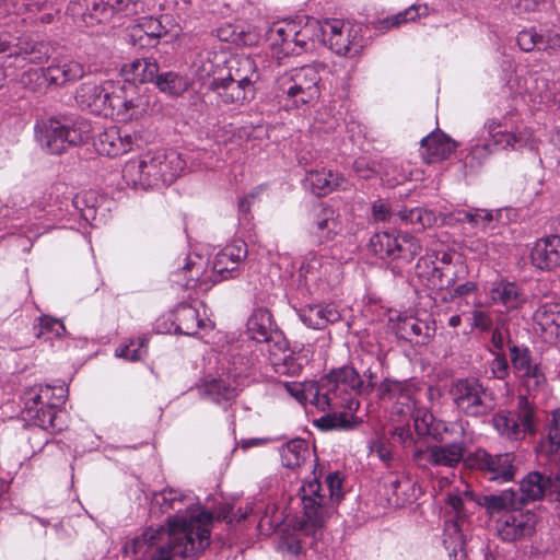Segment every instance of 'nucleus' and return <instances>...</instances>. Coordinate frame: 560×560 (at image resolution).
Masks as SVG:
<instances>
[{"instance_id": "nucleus-61", "label": "nucleus", "mask_w": 560, "mask_h": 560, "mask_svg": "<svg viewBox=\"0 0 560 560\" xmlns=\"http://www.w3.org/2000/svg\"><path fill=\"white\" fill-rule=\"evenodd\" d=\"M137 27L152 39H158L167 33L161 21L153 16L142 18Z\"/></svg>"}, {"instance_id": "nucleus-47", "label": "nucleus", "mask_w": 560, "mask_h": 560, "mask_svg": "<svg viewBox=\"0 0 560 560\" xmlns=\"http://www.w3.org/2000/svg\"><path fill=\"white\" fill-rule=\"evenodd\" d=\"M322 25L319 21L315 19L308 20L304 26L299 27L294 23V34L292 36V47H295V55L308 49L310 43L315 40H322Z\"/></svg>"}, {"instance_id": "nucleus-46", "label": "nucleus", "mask_w": 560, "mask_h": 560, "mask_svg": "<svg viewBox=\"0 0 560 560\" xmlns=\"http://www.w3.org/2000/svg\"><path fill=\"white\" fill-rule=\"evenodd\" d=\"M388 501L396 508L405 506L416 500L415 482L406 476L393 475L388 480Z\"/></svg>"}, {"instance_id": "nucleus-13", "label": "nucleus", "mask_w": 560, "mask_h": 560, "mask_svg": "<svg viewBox=\"0 0 560 560\" xmlns=\"http://www.w3.org/2000/svg\"><path fill=\"white\" fill-rule=\"evenodd\" d=\"M112 94L110 116L119 121L138 119L150 107V97L132 82L117 81Z\"/></svg>"}, {"instance_id": "nucleus-1", "label": "nucleus", "mask_w": 560, "mask_h": 560, "mask_svg": "<svg viewBox=\"0 0 560 560\" xmlns=\"http://www.w3.org/2000/svg\"><path fill=\"white\" fill-rule=\"evenodd\" d=\"M155 508L161 513L175 512L167 516V527L145 528L141 535L125 545V553L145 555L154 549L151 560H173L176 556H196L210 546L213 516L199 505L191 491L165 488L154 494L152 510Z\"/></svg>"}, {"instance_id": "nucleus-9", "label": "nucleus", "mask_w": 560, "mask_h": 560, "mask_svg": "<svg viewBox=\"0 0 560 560\" xmlns=\"http://www.w3.org/2000/svg\"><path fill=\"white\" fill-rule=\"evenodd\" d=\"M497 433L510 442H521L537 432V409L526 396H520L514 409L500 410L492 416Z\"/></svg>"}, {"instance_id": "nucleus-11", "label": "nucleus", "mask_w": 560, "mask_h": 560, "mask_svg": "<svg viewBox=\"0 0 560 560\" xmlns=\"http://www.w3.org/2000/svg\"><path fill=\"white\" fill-rule=\"evenodd\" d=\"M51 55L45 42H35L30 36H18L9 31L0 32V58L11 60L10 67L24 68L27 63L42 65Z\"/></svg>"}, {"instance_id": "nucleus-36", "label": "nucleus", "mask_w": 560, "mask_h": 560, "mask_svg": "<svg viewBox=\"0 0 560 560\" xmlns=\"http://www.w3.org/2000/svg\"><path fill=\"white\" fill-rule=\"evenodd\" d=\"M226 75L247 88H256L260 78L255 60L246 55L235 56L229 61Z\"/></svg>"}, {"instance_id": "nucleus-23", "label": "nucleus", "mask_w": 560, "mask_h": 560, "mask_svg": "<svg viewBox=\"0 0 560 560\" xmlns=\"http://www.w3.org/2000/svg\"><path fill=\"white\" fill-rule=\"evenodd\" d=\"M273 371L279 375H299L308 362L307 352L294 351L288 348V342L282 336H278L272 346L267 350Z\"/></svg>"}, {"instance_id": "nucleus-35", "label": "nucleus", "mask_w": 560, "mask_h": 560, "mask_svg": "<svg viewBox=\"0 0 560 560\" xmlns=\"http://www.w3.org/2000/svg\"><path fill=\"white\" fill-rule=\"evenodd\" d=\"M173 325L176 334L194 336L207 322L200 318L198 310L190 304H179L173 313Z\"/></svg>"}, {"instance_id": "nucleus-50", "label": "nucleus", "mask_w": 560, "mask_h": 560, "mask_svg": "<svg viewBox=\"0 0 560 560\" xmlns=\"http://www.w3.org/2000/svg\"><path fill=\"white\" fill-rule=\"evenodd\" d=\"M294 34V22L276 24L269 31V39L272 43V46H278L280 50L289 55L291 52H296L298 49L292 47V36Z\"/></svg>"}, {"instance_id": "nucleus-16", "label": "nucleus", "mask_w": 560, "mask_h": 560, "mask_svg": "<svg viewBox=\"0 0 560 560\" xmlns=\"http://www.w3.org/2000/svg\"><path fill=\"white\" fill-rule=\"evenodd\" d=\"M514 460L515 455L513 453L492 455L485 448L479 447L467 454L465 465L468 468L482 471L489 480L508 482L513 480L515 476Z\"/></svg>"}, {"instance_id": "nucleus-48", "label": "nucleus", "mask_w": 560, "mask_h": 560, "mask_svg": "<svg viewBox=\"0 0 560 560\" xmlns=\"http://www.w3.org/2000/svg\"><path fill=\"white\" fill-rule=\"evenodd\" d=\"M217 36L222 42H231L237 45H253L258 40L256 32L244 31L242 26L230 23L218 27Z\"/></svg>"}, {"instance_id": "nucleus-3", "label": "nucleus", "mask_w": 560, "mask_h": 560, "mask_svg": "<svg viewBox=\"0 0 560 560\" xmlns=\"http://www.w3.org/2000/svg\"><path fill=\"white\" fill-rule=\"evenodd\" d=\"M247 255L246 243L242 240L233 241L215 254L211 273L206 271L207 264L202 257L187 256L172 273V282L183 289H192L235 278Z\"/></svg>"}, {"instance_id": "nucleus-60", "label": "nucleus", "mask_w": 560, "mask_h": 560, "mask_svg": "<svg viewBox=\"0 0 560 560\" xmlns=\"http://www.w3.org/2000/svg\"><path fill=\"white\" fill-rule=\"evenodd\" d=\"M61 69V74L66 83L77 81L85 74V67L83 63L72 59L58 60Z\"/></svg>"}, {"instance_id": "nucleus-18", "label": "nucleus", "mask_w": 560, "mask_h": 560, "mask_svg": "<svg viewBox=\"0 0 560 560\" xmlns=\"http://www.w3.org/2000/svg\"><path fill=\"white\" fill-rule=\"evenodd\" d=\"M537 521L535 512L516 506L495 520V530L502 541L524 540L534 535Z\"/></svg>"}, {"instance_id": "nucleus-28", "label": "nucleus", "mask_w": 560, "mask_h": 560, "mask_svg": "<svg viewBox=\"0 0 560 560\" xmlns=\"http://www.w3.org/2000/svg\"><path fill=\"white\" fill-rule=\"evenodd\" d=\"M381 393L394 401L393 411L396 413L410 416L417 409L413 389L406 383L386 380L381 384Z\"/></svg>"}, {"instance_id": "nucleus-43", "label": "nucleus", "mask_w": 560, "mask_h": 560, "mask_svg": "<svg viewBox=\"0 0 560 560\" xmlns=\"http://www.w3.org/2000/svg\"><path fill=\"white\" fill-rule=\"evenodd\" d=\"M560 450V412L552 411L546 420L538 443V451L546 455H555Z\"/></svg>"}, {"instance_id": "nucleus-44", "label": "nucleus", "mask_w": 560, "mask_h": 560, "mask_svg": "<svg viewBox=\"0 0 560 560\" xmlns=\"http://www.w3.org/2000/svg\"><path fill=\"white\" fill-rule=\"evenodd\" d=\"M477 503L482 506L487 514L493 517L501 516L517 506L516 493L513 490H503L499 494H487L477 499Z\"/></svg>"}, {"instance_id": "nucleus-55", "label": "nucleus", "mask_w": 560, "mask_h": 560, "mask_svg": "<svg viewBox=\"0 0 560 560\" xmlns=\"http://www.w3.org/2000/svg\"><path fill=\"white\" fill-rule=\"evenodd\" d=\"M397 215L401 221L411 224L416 230H422L430 225L433 218L431 212L420 207L399 210Z\"/></svg>"}, {"instance_id": "nucleus-54", "label": "nucleus", "mask_w": 560, "mask_h": 560, "mask_svg": "<svg viewBox=\"0 0 560 560\" xmlns=\"http://www.w3.org/2000/svg\"><path fill=\"white\" fill-rule=\"evenodd\" d=\"M33 330L38 338L51 339L61 336L65 332V326L59 319L44 315L38 318Z\"/></svg>"}, {"instance_id": "nucleus-56", "label": "nucleus", "mask_w": 560, "mask_h": 560, "mask_svg": "<svg viewBox=\"0 0 560 560\" xmlns=\"http://www.w3.org/2000/svg\"><path fill=\"white\" fill-rule=\"evenodd\" d=\"M110 13L121 12L126 16H133L143 13L145 8L141 0H102Z\"/></svg>"}, {"instance_id": "nucleus-25", "label": "nucleus", "mask_w": 560, "mask_h": 560, "mask_svg": "<svg viewBox=\"0 0 560 560\" xmlns=\"http://www.w3.org/2000/svg\"><path fill=\"white\" fill-rule=\"evenodd\" d=\"M138 131L130 132L118 127H110L98 135L97 151L107 156H119L140 147Z\"/></svg>"}, {"instance_id": "nucleus-12", "label": "nucleus", "mask_w": 560, "mask_h": 560, "mask_svg": "<svg viewBox=\"0 0 560 560\" xmlns=\"http://www.w3.org/2000/svg\"><path fill=\"white\" fill-rule=\"evenodd\" d=\"M371 250L384 260H397L402 264L411 262L422 252L420 241L409 234H393L380 232L370 241Z\"/></svg>"}, {"instance_id": "nucleus-30", "label": "nucleus", "mask_w": 560, "mask_h": 560, "mask_svg": "<svg viewBox=\"0 0 560 560\" xmlns=\"http://www.w3.org/2000/svg\"><path fill=\"white\" fill-rule=\"evenodd\" d=\"M67 388L63 385L50 386L36 384L24 393V404L59 408L67 398Z\"/></svg>"}, {"instance_id": "nucleus-19", "label": "nucleus", "mask_w": 560, "mask_h": 560, "mask_svg": "<svg viewBox=\"0 0 560 560\" xmlns=\"http://www.w3.org/2000/svg\"><path fill=\"white\" fill-rule=\"evenodd\" d=\"M246 334L252 342L246 346L243 352H240L246 357H249L252 352H255L257 355L258 352L262 353L269 349V346L273 345L278 336H281L273 330L271 314L265 307H258L253 311L247 320ZM256 361H258V358Z\"/></svg>"}, {"instance_id": "nucleus-53", "label": "nucleus", "mask_w": 560, "mask_h": 560, "mask_svg": "<svg viewBox=\"0 0 560 560\" xmlns=\"http://www.w3.org/2000/svg\"><path fill=\"white\" fill-rule=\"evenodd\" d=\"M155 84L161 92L168 95H179L188 88L187 79L173 71L158 74Z\"/></svg>"}, {"instance_id": "nucleus-41", "label": "nucleus", "mask_w": 560, "mask_h": 560, "mask_svg": "<svg viewBox=\"0 0 560 560\" xmlns=\"http://www.w3.org/2000/svg\"><path fill=\"white\" fill-rule=\"evenodd\" d=\"M410 416L418 435H430L439 442L443 441V433L448 429L447 424L436 420L431 411L425 408H417Z\"/></svg>"}, {"instance_id": "nucleus-17", "label": "nucleus", "mask_w": 560, "mask_h": 560, "mask_svg": "<svg viewBox=\"0 0 560 560\" xmlns=\"http://www.w3.org/2000/svg\"><path fill=\"white\" fill-rule=\"evenodd\" d=\"M162 155L155 150H149L137 159L126 162L122 168V179L132 188L148 189L160 186L159 166Z\"/></svg>"}, {"instance_id": "nucleus-59", "label": "nucleus", "mask_w": 560, "mask_h": 560, "mask_svg": "<svg viewBox=\"0 0 560 560\" xmlns=\"http://www.w3.org/2000/svg\"><path fill=\"white\" fill-rule=\"evenodd\" d=\"M421 7L411 5L408 9L393 15L388 16L380 22V28L381 30H388L390 27L400 26L404 23H407L409 21H415L418 16H420L422 13H420Z\"/></svg>"}, {"instance_id": "nucleus-22", "label": "nucleus", "mask_w": 560, "mask_h": 560, "mask_svg": "<svg viewBox=\"0 0 560 560\" xmlns=\"http://www.w3.org/2000/svg\"><path fill=\"white\" fill-rule=\"evenodd\" d=\"M115 86V81H105L100 84L84 82L75 91V102L82 109H88L95 115H110L112 92Z\"/></svg>"}, {"instance_id": "nucleus-51", "label": "nucleus", "mask_w": 560, "mask_h": 560, "mask_svg": "<svg viewBox=\"0 0 560 560\" xmlns=\"http://www.w3.org/2000/svg\"><path fill=\"white\" fill-rule=\"evenodd\" d=\"M127 70L131 74L133 82H150L156 79L159 74V66L154 59L144 58L132 61Z\"/></svg>"}, {"instance_id": "nucleus-57", "label": "nucleus", "mask_w": 560, "mask_h": 560, "mask_svg": "<svg viewBox=\"0 0 560 560\" xmlns=\"http://www.w3.org/2000/svg\"><path fill=\"white\" fill-rule=\"evenodd\" d=\"M80 5L85 7V11L81 15L86 24L98 23L106 19L109 13L108 8L102 3V0H80Z\"/></svg>"}, {"instance_id": "nucleus-63", "label": "nucleus", "mask_w": 560, "mask_h": 560, "mask_svg": "<svg viewBox=\"0 0 560 560\" xmlns=\"http://www.w3.org/2000/svg\"><path fill=\"white\" fill-rule=\"evenodd\" d=\"M493 360L490 363V370L494 378L503 381L510 374L509 361L503 352H492Z\"/></svg>"}, {"instance_id": "nucleus-26", "label": "nucleus", "mask_w": 560, "mask_h": 560, "mask_svg": "<svg viewBox=\"0 0 560 560\" xmlns=\"http://www.w3.org/2000/svg\"><path fill=\"white\" fill-rule=\"evenodd\" d=\"M520 490L521 503L539 500L547 493L555 494V500L560 501V477H546L538 471H533L521 481Z\"/></svg>"}, {"instance_id": "nucleus-40", "label": "nucleus", "mask_w": 560, "mask_h": 560, "mask_svg": "<svg viewBox=\"0 0 560 560\" xmlns=\"http://www.w3.org/2000/svg\"><path fill=\"white\" fill-rule=\"evenodd\" d=\"M342 231L339 212L332 207H323L316 215L313 233L323 241H330Z\"/></svg>"}, {"instance_id": "nucleus-21", "label": "nucleus", "mask_w": 560, "mask_h": 560, "mask_svg": "<svg viewBox=\"0 0 560 560\" xmlns=\"http://www.w3.org/2000/svg\"><path fill=\"white\" fill-rule=\"evenodd\" d=\"M466 446L463 441L446 444L429 445L424 450H418L413 459L419 466L455 468L466 458Z\"/></svg>"}, {"instance_id": "nucleus-20", "label": "nucleus", "mask_w": 560, "mask_h": 560, "mask_svg": "<svg viewBox=\"0 0 560 560\" xmlns=\"http://www.w3.org/2000/svg\"><path fill=\"white\" fill-rule=\"evenodd\" d=\"M231 79L229 75L213 77L208 83L206 95L211 101L215 100L217 105L240 107L252 102L256 94V88H247Z\"/></svg>"}, {"instance_id": "nucleus-5", "label": "nucleus", "mask_w": 560, "mask_h": 560, "mask_svg": "<svg viewBox=\"0 0 560 560\" xmlns=\"http://www.w3.org/2000/svg\"><path fill=\"white\" fill-rule=\"evenodd\" d=\"M487 136L478 139L471 148L474 159H483L497 150H530L537 149V139L530 128L525 125L511 126L506 119H488L483 125Z\"/></svg>"}, {"instance_id": "nucleus-32", "label": "nucleus", "mask_w": 560, "mask_h": 560, "mask_svg": "<svg viewBox=\"0 0 560 560\" xmlns=\"http://www.w3.org/2000/svg\"><path fill=\"white\" fill-rule=\"evenodd\" d=\"M301 322L313 329H323L329 324L337 323L341 315L332 304L306 305L298 312Z\"/></svg>"}, {"instance_id": "nucleus-14", "label": "nucleus", "mask_w": 560, "mask_h": 560, "mask_svg": "<svg viewBox=\"0 0 560 560\" xmlns=\"http://www.w3.org/2000/svg\"><path fill=\"white\" fill-rule=\"evenodd\" d=\"M322 42L340 56H355L363 48L361 28L341 20H325L322 25Z\"/></svg>"}, {"instance_id": "nucleus-38", "label": "nucleus", "mask_w": 560, "mask_h": 560, "mask_svg": "<svg viewBox=\"0 0 560 560\" xmlns=\"http://www.w3.org/2000/svg\"><path fill=\"white\" fill-rule=\"evenodd\" d=\"M156 154L162 155L159 163L160 185H171L184 172L186 161L173 149H156Z\"/></svg>"}, {"instance_id": "nucleus-2", "label": "nucleus", "mask_w": 560, "mask_h": 560, "mask_svg": "<svg viewBox=\"0 0 560 560\" xmlns=\"http://www.w3.org/2000/svg\"><path fill=\"white\" fill-rule=\"evenodd\" d=\"M375 385L372 373L365 384L352 366L331 371L317 382L306 384L288 383V392L299 401H307L318 410L327 412L315 421L323 430L351 429L358 421L354 412L360 402L357 396Z\"/></svg>"}, {"instance_id": "nucleus-58", "label": "nucleus", "mask_w": 560, "mask_h": 560, "mask_svg": "<svg viewBox=\"0 0 560 560\" xmlns=\"http://www.w3.org/2000/svg\"><path fill=\"white\" fill-rule=\"evenodd\" d=\"M148 339L139 337L131 340L128 345L116 350V355L129 361H139L147 354Z\"/></svg>"}, {"instance_id": "nucleus-4", "label": "nucleus", "mask_w": 560, "mask_h": 560, "mask_svg": "<svg viewBox=\"0 0 560 560\" xmlns=\"http://www.w3.org/2000/svg\"><path fill=\"white\" fill-rule=\"evenodd\" d=\"M329 498L323 493V487L316 479L304 483L300 489L303 515L295 523L294 528L303 535H315L325 524L328 502L338 503L342 497V478L339 472H330L326 477Z\"/></svg>"}, {"instance_id": "nucleus-49", "label": "nucleus", "mask_w": 560, "mask_h": 560, "mask_svg": "<svg viewBox=\"0 0 560 560\" xmlns=\"http://www.w3.org/2000/svg\"><path fill=\"white\" fill-rule=\"evenodd\" d=\"M69 200V198H67ZM71 207L86 222L96 219V194L93 190L74 195L71 199Z\"/></svg>"}, {"instance_id": "nucleus-64", "label": "nucleus", "mask_w": 560, "mask_h": 560, "mask_svg": "<svg viewBox=\"0 0 560 560\" xmlns=\"http://www.w3.org/2000/svg\"><path fill=\"white\" fill-rule=\"evenodd\" d=\"M371 452L376 453L382 462L386 465L390 464L393 459L392 445L390 442L384 436H377L373 442H371Z\"/></svg>"}, {"instance_id": "nucleus-34", "label": "nucleus", "mask_w": 560, "mask_h": 560, "mask_svg": "<svg viewBox=\"0 0 560 560\" xmlns=\"http://www.w3.org/2000/svg\"><path fill=\"white\" fill-rule=\"evenodd\" d=\"M489 296L493 303L504 306L508 311L521 307L526 301L518 285L504 279L492 283Z\"/></svg>"}, {"instance_id": "nucleus-27", "label": "nucleus", "mask_w": 560, "mask_h": 560, "mask_svg": "<svg viewBox=\"0 0 560 560\" xmlns=\"http://www.w3.org/2000/svg\"><path fill=\"white\" fill-rule=\"evenodd\" d=\"M532 264L540 270L560 267V235H550L536 241L530 250Z\"/></svg>"}, {"instance_id": "nucleus-52", "label": "nucleus", "mask_w": 560, "mask_h": 560, "mask_svg": "<svg viewBox=\"0 0 560 560\" xmlns=\"http://www.w3.org/2000/svg\"><path fill=\"white\" fill-rule=\"evenodd\" d=\"M456 220L460 222H468L474 228L482 231L494 229L495 222L491 211L478 208L458 211Z\"/></svg>"}, {"instance_id": "nucleus-31", "label": "nucleus", "mask_w": 560, "mask_h": 560, "mask_svg": "<svg viewBox=\"0 0 560 560\" xmlns=\"http://www.w3.org/2000/svg\"><path fill=\"white\" fill-rule=\"evenodd\" d=\"M477 500L470 487L463 480L459 485L451 488L445 497L447 518L466 521L468 517L467 504Z\"/></svg>"}, {"instance_id": "nucleus-39", "label": "nucleus", "mask_w": 560, "mask_h": 560, "mask_svg": "<svg viewBox=\"0 0 560 560\" xmlns=\"http://www.w3.org/2000/svg\"><path fill=\"white\" fill-rule=\"evenodd\" d=\"M305 183L312 191L318 196H325L338 188H345V178L330 170L310 171L306 173Z\"/></svg>"}, {"instance_id": "nucleus-15", "label": "nucleus", "mask_w": 560, "mask_h": 560, "mask_svg": "<svg viewBox=\"0 0 560 560\" xmlns=\"http://www.w3.org/2000/svg\"><path fill=\"white\" fill-rule=\"evenodd\" d=\"M510 362L515 377L526 392L532 395L540 392L547 383L539 362L534 360L525 346L510 345Z\"/></svg>"}, {"instance_id": "nucleus-7", "label": "nucleus", "mask_w": 560, "mask_h": 560, "mask_svg": "<svg viewBox=\"0 0 560 560\" xmlns=\"http://www.w3.org/2000/svg\"><path fill=\"white\" fill-rule=\"evenodd\" d=\"M319 66L306 65L285 71L278 78V89L287 105L301 107L314 104L320 96Z\"/></svg>"}, {"instance_id": "nucleus-37", "label": "nucleus", "mask_w": 560, "mask_h": 560, "mask_svg": "<svg viewBox=\"0 0 560 560\" xmlns=\"http://www.w3.org/2000/svg\"><path fill=\"white\" fill-rule=\"evenodd\" d=\"M22 82L30 85L32 90H37L45 82L47 85L61 86L66 84L61 74L58 60L46 68L28 69L22 74Z\"/></svg>"}, {"instance_id": "nucleus-10", "label": "nucleus", "mask_w": 560, "mask_h": 560, "mask_svg": "<svg viewBox=\"0 0 560 560\" xmlns=\"http://www.w3.org/2000/svg\"><path fill=\"white\" fill-rule=\"evenodd\" d=\"M448 393L456 409L466 417L481 418L493 410L492 392L476 378L455 380Z\"/></svg>"}, {"instance_id": "nucleus-62", "label": "nucleus", "mask_w": 560, "mask_h": 560, "mask_svg": "<svg viewBox=\"0 0 560 560\" xmlns=\"http://www.w3.org/2000/svg\"><path fill=\"white\" fill-rule=\"evenodd\" d=\"M560 49V31L546 30L539 33V50L556 52Z\"/></svg>"}, {"instance_id": "nucleus-6", "label": "nucleus", "mask_w": 560, "mask_h": 560, "mask_svg": "<svg viewBox=\"0 0 560 560\" xmlns=\"http://www.w3.org/2000/svg\"><path fill=\"white\" fill-rule=\"evenodd\" d=\"M91 124L84 118H47L35 125L36 139L47 152L62 153L69 145H78L91 137Z\"/></svg>"}, {"instance_id": "nucleus-8", "label": "nucleus", "mask_w": 560, "mask_h": 560, "mask_svg": "<svg viewBox=\"0 0 560 560\" xmlns=\"http://www.w3.org/2000/svg\"><path fill=\"white\" fill-rule=\"evenodd\" d=\"M231 366L228 369V377H219L205 380L198 386L199 395L217 405L226 409L231 406V401L237 396V382L236 378L246 374L247 370L255 364L257 354L252 352L249 357L236 352V348L232 347L230 350Z\"/></svg>"}, {"instance_id": "nucleus-33", "label": "nucleus", "mask_w": 560, "mask_h": 560, "mask_svg": "<svg viewBox=\"0 0 560 560\" xmlns=\"http://www.w3.org/2000/svg\"><path fill=\"white\" fill-rule=\"evenodd\" d=\"M466 521L446 518L443 530V545L448 551L450 560H465V535L464 525Z\"/></svg>"}, {"instance_id": "nucleus-45", "label": "nucleus", "mask_w": 560, "mask_h": 560, "mask_svg": "<svg viewBox=\"0 0 560 560\" xmlns=\"http://www.w3.org/2000/svg\"><path fill=\"white\" fill-rule=\"evenodd\" d=\"M24 415L25 419L32 422L34 425L38 427L42 430L48 431L50 433L57 432L61 430V427L57 424V409L24 404Z\"/></svg>"}, {"instance_id": "nucleus-42", "label": "nucleus", "mask_w": 560, "mask_h": 560, "mask_svg": "<svg viewBox=\"0 0 560 560\" xmlns=\"http://www.w3.org/2000/svg\"><path fill=\"white\" fill-rule=\"evenodd\" d=\"M308 443L303 439H293L280 448L282 465L290 469L300 468L311 457Z\"/></svg>"}, {"instance_id": "nucleus-24", "label": "nucleus", "mask_w": 560, "mask_h": 560, "mask_svg": "<svg viewBox=\"0 0 560 560\" xmlns=\"http://www.w3.org/2000/svg\"><path fill=\"white\" fill-rule=\"evenodd\" d=\"M299 272L306 284L317 282L329 284L338 280L340 264L326 255L312 252L304 256Z\"/></svg>"}, {"instance_id": "nucleus-29", "label": "nucleus", "mask_w": 560, "mask_h": 560, "mask_svg": "<svg viewBox=\"0 0 560 560\" xmlns=\"http://www.w3.org/2000/svg\"><path fill=\"white\" fill-rule=\"evenodd\" d=\"M456 147L447 135L435 130L421 140V155L427 163H435L450 158Z\"/></svg>"}]
</instances>
